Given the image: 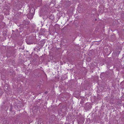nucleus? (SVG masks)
<instances>
[{
    "instance_id": "f257e3e1",
    "label": "nucleus",
    "mask_w": 124,
    "mask_h": 124,
    "mask_svg": "<svg viewBox=\"0 0 124 124\" xmlns=\"http://www.w3.org/2000/svg\"><path fill=\"white\" fill-rule=\"evenodd\" d=\"M35 12V9L33 7H31L30 8V13H31V16H29L30 18H33Z\"/></svg>"
},
{
    "instance_id": "f03ea898",
    "label": "nucleus",
    "mask_w": 124,
    "mask_h": 124,
    "mask_svg": "<svg viewBox=\"0 0 124 124\" xmlns=\"http://www.w3.org/2000/svg\"><path fill=\"white\" fill-rule=\"evenodd\" d=\"M26 40L27 43L28 44H31L32 43V40L31 39L27 38Z\"/></svg>"
},
{
    "instance_id": "7ed1b4c3",
    "label": "nucleus",
    "mask_w": 124,
    "mask_h": 124,
    "mask_svg": "<svg viewBox=\"0 0 124 124\" xmlns=\"http://www.w3.org/2000/svg\"><path fill=\"white\" fill-rule=\"evenodd\" d=\"M23 23L25 25H28L29 23L30 22L27 20H24L23 22Z\"/></svg>"
},
{
    "instance_id": "20e7f679",
    "label": "nucleus",
    "mask_w": 124,
    "mask_h": 124,
    "mask_svg": "<svg viewBox=\"0 0 124 124\" xmlns=\"http://www.w3.org/2000/svg\"><path fill=\"white\" fill-rule=\"evenodd\" d=\"M84 121V118H82L80 120V121H78V124H80V123L81 124L83 123Z\"/></svg>"
},
{
    "instance_id": "39448f33",
    "label": "nucleus",
    "mask_w": 124,
    "mask_h": 124,
    "mask_svg": "<svg viewBox=\"0 0 124 124\" xmlns=\"http://www.w3.org/2000/svg\"><path fill=\"white\" fill-rule=\"evenodd\" d=\"M8 121L5 120L3 121V124H8Z\"/></svg>"
},
{
    "instance_id": "423d86ee",
    "label": "nucleus",
    "mask_w": 124,
    "mask_h": 124,
    "mask_svg": "<svg viewBox=\"0 0 124 124\" xmlns=\"http://www.w3.org/2000/svg\"><path fill=\"white\" fill-rule=\"evenodd\" d=\"M31 16V13H29L28 14H27V17L29 19H32V18H31L29 17V16Z\"/></svg>"
},
{
    "instance_id": "0eeeda50",
    "label": "nucleus",
    "mask_w": 124,
    "mask_h": 124,
    "mask_svg": "<svg viewBox=\"0 0 124 124\" xmlns=\"http://www.w3.org/2000/svg\"><path fill=\"white\" fill-rule=\"evenodd\" d=\"M120 85H124V81H123L120 83Z\"/></svg>"
},
{
    "instance_id": "6e6552de",
    "label": "nucleus",
    "mask_w": 124,
    "mask_h": 124,
    "mask_svg": "<svg viewBox=\"0 0 124 124\" xmlns=\"http://www.w3.org/2000/svg\"><path fill=\"white\" fill-rule=\"evenodd\" d=\"M34 56L35 57H36V58H38V56L37 55H35Z\"/></svg>"
},
{
    "instance_id": "1a4fd4ad",
    "label": "nucleus",
    "mask_w": 124,
    "mask_h": 124,
    "mask_svg": "<svg viewBox=\"0 0 124 124\" xmlns=\"http://www.w3.org/2000/svg\"><path fill=\"white\" fill-rule=\"evenodd\" d=\"M47 93V92H45V93H46V94Z\"/></svg>"
},
{
    "instance_id": "9d476101",
    "label": "nucleus",
    "mask_w": 124,
    "mask_h": 124,
    "mask_svg": "<svg viewBox=\"0 0 124 124\" xmlns=\"http://www.w3.org/2000/svg\"><path fill=\"white\" fill-rule=\"evenodd\" d=\"M12 31H13V32H14V31H13V30H12Z\"/></svg>"
},
{
    "instance_id": "9b49d317",
    "label": "nucleus",
    "mask_w": 124,
    "mask_h": 124,
    "mask_svg": "<svg viewBox=\"0 0 124 124\" xmlns=\"http://www.w3.org/2000/svg\"><path fill=\"white\" fill-rule=\"evenodd\" d=\"M66 124H70L69 123H67Z\"/></svg>"
},
{
    "instance_id": "f8f14e48",
    "label": "nucleus",
    "mask_w": 124,
    "mask_h": 124,
    "mask_svg": "<svg viewBox=\"0 0 124 124\" xmlns=\"http://www.w3.org/2000/svg\"><path fill=\"white\" fill-rule=\"evenodd\" d=\"M15 19H14L13 20H14V21L15 20Z\"/></svg>"
},
{
    "instance_id": "ddd939ff",
    "label": "nucleus",
    "mask_w": 124,
    "mask_h": 124,
    "mask_svg": "<svg viewBox=\"0 0 124 124\" xmlns=\"http://www.w3.org/2000/svg\"><path fill=\"white\" fill-rule=\"evenodd\" d=\"M11 109H10V111H11Z\"/></svg>"
}]
</instances>
